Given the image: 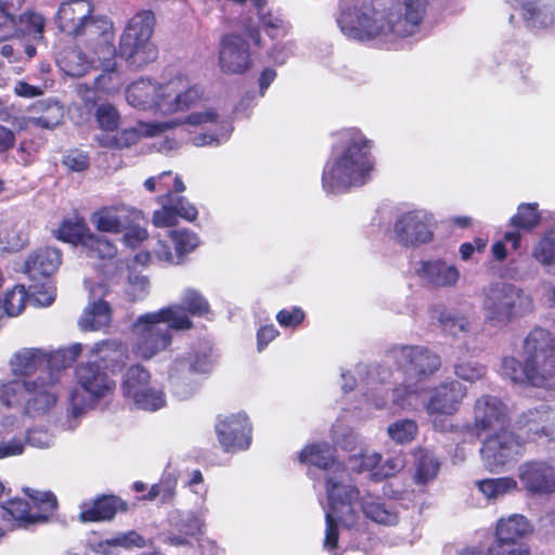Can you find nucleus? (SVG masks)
Listing matches in <instances>:
<instances>
[{
  "instance_id": "obj_47",
  "label": "nucleus",
  "mask_w": 555,
  "mask_h": 555,
  "mask_svg": "<svg viewBox=\"0 0 555 555\" xmlns=\"http://www.w3.org/2000/svg\"><path fill=\"white\" fill-rule=\"evenodd\" d=\"M478 490L488 499H498L518 488L513 477L487 478L477 481Z\"/></svg>"
},
{
  "instance_id": "obj_4",
  "label": "nucleus",
  "mask_w": 555,
  "mask_h": 555,
  "mask_svg": "<svg viewBox=\"0 0 555 555\" xmlns=\"http://www.w3.org/2000/svg\"><path fill=\"white\" fill-rule=\"evenodd\" d=\"M397 8L398 0H371L341 12L338 24L348 38L361 42L397 37L393 17Z\"/></svg>"
},
{
  "instance_id": "obj_15",
  "label": "nucleus",
  "mask_w": 555,
  "mask_h": 555,
  "mask_svg": "<svg viewBox=\"0 0 555 555\" xmlns=\"http://www.w3.org/2000/svg\"><path fill=\"white\" fill-rule=\"evenodd\" d=\"M203 90L192 83L189 76L178 74L160 85L158 109L166 113H178L195 106L203 98Z\"/></svg>"
},
{
  "instance_id": "obj_18",
  "label": "nucleus",
  "mask_w": 555,
  "mask_h": 555,
  "mask_svg": "<svg viewBox=\"0 0 555 555\" xmlns=\"http://www.w3.org/2000/svg\"><path fill=\"white\" fill-rule=\"evenodd\" d=\"M162 309L169 313L171 327L175 331H190L194 327L192 318L208 319L211 313L208 300L194 288H186L180 302Z\"/></svg>"
},
{
  "instance_id": "obj_13",
  "label": "nucleus",
  "mask_w": 555,
  "mask_h": 555,
  "mask_svg": "<svg viewBox=\"0 0 555 555\" xmlns=\"http://www.w3.org/2000/svg\"><path fill=\"white\" fill-rule=\"evenodd\" d=\"M530 532L531 526L522 515L500 518L486 555H532L530 545L522 541Z\"/></svg>"
},
{
  "instance_id": "obj_17",
  "label": "nucleus",
  "mask_w": 555,
  "mask_h": 555,
  "mask_svg": "<svg viewBox=\"0 0 555 555\" xmlns=\"http://www.w3.org/2000/svg\"><path fill=\"white\" fill-rule=\"evenodd\" d=\"M524 352L527 360L555 387V340L551 332L533 328L524 341Z\"/></svg>"
},
{
  "instance_id": "obj_21",
  "label": "nucleus",
  "mask_w": 555,
  "mask_h": 555,
  "mask_svg": "<svg viewBox=\"0 0 555 555\" xmlns=\"http://www.w3.org/2000/svg\"><path fill=\"white\" fill-rule=\"evenodd\" d=\"M395 233L405 247L427 244L434 238L431 216L422 210L408 211L396 221Z\"/></svg>"
},
{
  "instance_id": "obj_50",
  "label": "nucleus",
  "mask_w": 555,
  "mask_h": 555,
  "mask_svg": "<svg viewBox=\"0 0 555 555\" xmlns=\"http://www.w3.org/2000/svg\"><path fill=\"white\" fill-rule=\"evenodd\" d=\"M28 300V293L24 285H15L7 291L0 300L4 312L10 317L18 315L25 308Z\"/></svg>"
},
{
  "instance_id": "obj_14",
  "label": "nucleus",
  "mask_w": 555,
  "mask_h": 555,
  "mask_svg": "<svg viewBox=\"0 0 555 555\" xmlns=\"http://www.w3.org/2000/svg\"><path fill=\"white\" fill-rule=\"evenodd\" d=\"M391 352L397 365L415 382L426 380L441 366L440 357L426 347L402 345Z\"/></svg>"
},
{
  "instance_id": "obj_51",
  "label": "nucleus",
  "mask_w": 555,
  "mask_h": 555,
  "mask_svg": "<svg viewBox=\"0 0 555 555\" xmlns=\"http://www.w3.org/2000/svg\"><path fill=\"white\" fill-rule=\"evenodd\" d=\"M141 138L140 132L134 128L122 129L113 135H103L99 139V144L112 150H122L137 144Z\"/></svg>"
},
{
  "instance_id": "obj_35",
  "label": "nucleus",
  "mask_w": 555,
  "mask_h": 555,
  "mask_svg": "<svg viewBox=\"0 0 555 555\" xmlns=\"http://www.w3.org/2000/svg\"><path fill=\"white\" fill-rule=\"evenodd\" d=\"M94 352L99 354V363L112 373L126 366L129 360L128 346L122 341L102 340L95 344Z\"/></svg>"
},
{
  "instance_id": "obj_42",
  "label": "nucleus",
  "mask_w": 555,
  "mask_h": 555,
  "mask_svg": "<svg viewBox=\"0 0 555 555\" xmlns=\"http://www.w3.org/2000/svg\"><path fill=\"white\" fill-rule=\"evenodd\" d=\"M151 373L141 364H134L127 369L122 376L121 391L125 398L132 399L151 384Z\"/></svg>"
},
{
  "instance_id": "obj_12",
  "label": "nucleus",
  "mask_w": 555,
  "mask_h": 555,
  "mask_svg": "<svg viewBox=\"0 0 555 555\" xmlns=\"http://www.w3.org/2000/svg\"><path fill=\"white\" fill-rule=\"evenodd\" d=\"M485 435L480 457L490 473H500L524 454L525 441L518 431L514 433L506 426Z\"/></svg>"
},
{
  "instance_id": "obj_40",
  "label": "nucleus",
  "mask_w": 555,
  "mask_h": 555,
  "mask_svg": "<svg viewBox=\"0 0 555 555\" xmlns=\"http://www.w3.org/2000/svg\"><path fill=\"white\" fill-rule=\"evenodd\" d=\"M46 26L44 17L33 11L20 13L14 27L13 40L33 39L40 40L43 38Z\"/></svg>"
},
{
  "instance_id": "obj_55",
  "label": "nucleus",
  "mask_w": 555,
  "mask_h": 555,
  "mask_svg": "<svg viewBox=\"0 0 555 555\" xmlns=\"http://www.w3.org/2000/svg\"><path fill=\"white\" fill-rule=\"evenodd\" d=\"M134 404L142 410L156 411L166 403L165 395L160 390H156L149 386L141 393L131 399Z\"/></svg>"
},
{
  "instance_id": "obj_2",
  "label": "nucleus",
  "mask_w": 555,
  "mask_h": 555,
  "mask_svg": "<svg viewBox=\"0 0 555 555\" xmlns=\"http://www.w3.org/2000/svg\"><path fill=\"white\" fill-rule=\"evenodd\" d=\"M372 141L360 131L350 134L343 153L327 163L322 173V185L327 193H345L352 185L367 182L374 169Z\"/></svg>"
},
{
  "instance_id": "obj_20",
  "label": "nucleus",
  "mask_w": 555,
  "mask_h": 555,
  "mask_svg": "<svg viewBox=\"0 0 555 555\" xmlns=\"http://www.w3.org/2000/svg\"><path fill=\"white\" fill-rule=\"evenodd\" d=\"M508 421L507 408L498 397L485 395L476 400L472 431L477 437L506 427Z\"/></svg>"
},
{
  "instance_id": "obj_43",
  "label": "nucleus",
  "mask_w": 555,
  "mask_h": 555,
  "mask_svg": "<svg viewBox=\"0 0 555 555\" xmlns=\"http://www.w3.org/2000/svg\"><path fill=\"white\" fill-rule=\"evenodd\" d=\"M59 63L68 76L81 77L89 72L93 60H90L79 48H68L60 53Z\"/></svg>"
},
{
  "instance_id": "obj_41",
  "label": "nucleus",
  "mask_w": 555,
  "mask_h": 555,
  "mask_svg": "<svg viewBox=\"0 0 555 555\" xmlns=\"http://www.w3.org/2000/svg\"><path fill=\"white\" fill-rule=\"evenodd\" d=\"M298 461L320 469H328L335 462L334 449L327 442L310 443L299 452Z\"/></svg>"
},
{
  "instance_id": "obj_59",
  "label": "nucleus",
  "mask_w": 555,
  "mask_h": 555,
  "mask_svg": "<svg viewBox=\"0 0 555 555\" xmlns=\"http://www.w3.org/2000/svg\"><path fill=\"white\" fill-rule=\"evenodd\" d=\"M259 18L263 30L272 39L286 36L288 26L280 16H275L272 13H261Z\"/></svg>"
},
{
  "instance_id": "obj_8",
  "label": "nucleus",
  "mask_w": 555,
  "mask_h": 555,
  "mask_svg": "<svg viewBox=\"0 0 555 555\" xmlns=\"http://www.w3.org/2000/svg\"><path fill=\"white\" fill-rule=\"evenodd\" d=\"M158 191L164 193L156 197L160 205L154 210L152 222L157 228H169L178 223L179 218L194 221L198 216L197 208L186 197L179 195L185 190V185L179 176H172L171 171H164L157 177Z\"/></svg>"
},
{
  "instance_id": "obj_44",
  "label": "nucleus",
  "mask_w": 555,
  "mask_h": 555,
  "mask_svg": "<svg viewBox=\"0 0 555 555\" xmlns=\"http://www.w3.org/2000/svg\"><path fill=\"white\" fill-rule=\"evenodd\" d=\"M218 119L219 115L215 109H208L205 112H194L189 114L184 118H178L171 121L153 124L151 125V130L149 131V134L155 135L168 129H172L175 127L183 125H191L197 127L205 124H216Z\"/></svg>"
},
{
  "instance_id": "obj_23",
  "label": "nucleus",
  "mask_w": 555,
  "mask_h": 555,
  "mask_svg": "<svg viewBox=\"0 0 555 555\" xmlns=\"http://www.w3.org/2000/svg\"><path fill=\"white\" fill-rule=\"evenodd\" d=\"M522 489L530 495H546L555 492V466L546 461L530 460L518 467Z\"/></svg>"
},
{
  "instance_id": "obj_9",
  "label": "nucleus",
  "mask_w": 555,
  "mask_h": 555,
  "mask_svg": "<svg viewBox=\"0 0 555 555\" xmlns=\"http://www.w3.org/2000/svg\"><path fill=\"white\" fill-rule=\"evenodd\" d=\"M172 331L169 313L162 308L139 315L133 324L132 352L144 361L151 360L171 346Z\"/></svg>"
},
{
  "instance_id": "obj_64",
  "label": "nucleus",
  "mask_w": 555,
  "mask_h": 555,
  "mask_svg": "<svg viewBox=\"0 0 555 555\" xmlns=\"http://www.w3.org/2000/svg\"><path fill=\"white\" fill-rule=\"evenodd\" d=\"M362 512L366 517L378 524H387L390 514L386 511L384 504L375 501L363 500L361 503Z\"/></svg>"
},
{
  "instance_id": "obj_26",
  "label": "nucleus",
  "mask_w": 555,
  "mask_h": 555,
  "mask_svg": "<svg viewBox=\"0 0 555 555\" xmlns=\"http://www.w3.org/2000/svg\"><path fill=\"white\" fill-rule=\"evenodd\" d=\"M466 392V387L456 380L441 383L431 390L426 410L430 415H452L459 410Z\"/></svg>"
},
{
  "instance_id": "obj_31",
  "label": "nucleus",
  "mask_w": 555,
  "mask_h": 555,
  "mask_svg": "<svg viewBox=\"0 0 555 555\" xmlns=\"http://www.w3.org/2000/svg\"><path fill=\"white\" fill-rule=\"evenodd\" d=\"M131 215L134 209L125 205L107 206L93 212L90 220L101 232L120 233L130 225Z\"/></svg>"
},
{
  "instance_id": "obj_6",
  "label": "nucleus",
  "mask_w": 555,
  "mask_h": 555,
  "mask_svg": "<svg viewBox=\"0 0 555 555\" xmlns=\"http://www.w3.org/2000/svg\"><path fill=\"white\" fill-rule=\"evenodd\" d=\"M106 371L98 361L81 363L76 367L77 384L68 399L72 416H81L114 392L116 383Z\"/></svg>"
},
{
  "instance_id": "obj_53",
  "label": "nucleus",
  "mask_w": 555,
  "mask_h": 555,
  "mask_svg": "<svg viewBox=\"0 0 555 555\" xmlns=\"http://www.w3.org/2000/svg\"><path fill=\"white\" fill-rule=\"evenodd\" d=\"M170 237L175 245L177 258L193 251L199 244L197 235L189 230H172Z\"/></svg>"
},
{
  "instance_id": "obj_11",
  "label": "nucleus",
  "mask_w": 555,
  "mask_h": 555,
  "mask_svg": "<svg viewBox=\"0 0 555 555\" xmlns=\"http://www.w3.org/2000/svg\"><path fill=\"white\" fill-rule=\"evenodd\" d=\"M62 263V254L55 247L44 246L31 253L25 263L24 271L33 281L29 288L41 306H50L55 300V288L50 278Z\"/></svg>"
},
{
  "instance_id": "obj_48",
  "label": "nucleus",
  "mask_w": 555,
  "mask_h": 555,
  "mask_svg": "<svg viewBox=\"0 0 555 555\" xmlns=\"http://www.w3.org/2000/svg\"><path fill=\"white\" fill-rule=\"evenodd\" d=\"M80 243L88 248V256L99 259H112L117 254V248L109 240L87 233L80 238Z\"/></svg>"
},
{
  "instance_id": "obj_45",
  "label": "nucleus",
  "mask_w": 555,
  "mask_h": 555,
  "mask_svg": "<svg viewBox=\"0 0 555 555\" xmlns=\"http://www.w3.org/2000/svg\"><path fill=\"white\" fill-rule=\"evenodd\" d=\"M37 115L28 117V124L40 128L52 129L61 122L62 107L57 103L40 100L31 106Z\"/></svg>"
},
{
  "instance_id": "obj_62",
  "label": "nucleus",
  "mask_w": 555,
  "mask_h": 555,
  "mask_svg": "<svg viewBox=\"0 0 555 555\" xmlns=\"http://www.w3.org/2000/svg\"><path fill=\"white\" fill-rule=\"evenodd\" d=\"M62 163L68 170L81 172L88 169L90 158L87 153L75 149L64 155Z\"/></svg>"
},
{
  "instance_id": "obj_34",
  "label": "nucleus",
  "mask_w": 555,
  "mask_h": 555,
  "mask_svg": "<svg viewBox=\"0 0 555 555\" xmlns=\"http://www.w3.org/2000/svg\"><path fill=\"white\" fill-rule=\"evenodd\" d=\"M128 103L139 109L158 108L160 100V85L152 82L150 79H139L133 81L126 89Z\"/></svg>"
},
{
  "instance_id": "obj_58",
  "label": "nucleus",
  "mask_w": 555,
  "mask_h": 555,
  "mask_svg": "<svg viewBox=\"0 0 555 555\" xmlns=\"http://www.w3.org/2000/svg\"><path fill=\"white\" fill-rule=\"evenodd\" d=\"M82 347L80 344H74L66 349H60L52 352V365H54L56 370V374L66 367L73 365V363L78 359L81 354Z\"/></svg>"
},
{
  "instance_id": "obj_33",
  "label": "nucleus",
  "mask_w": 555,
  "mask_h": 555,
  "mask_svg": "<svg viewBox=\"0 0 555 555\" xmlns=\"http://www.w3.org/2000/svg\"><path fill=\"white\" fill-rule=\"evenodd\" d=\"M156 25L155 14L151 10L135 13L127 23L119 43L146 42L152 39Z\"/></svg>"
},
{
  "instance_id": "obj_49",
  "label": "nucleus",
  "mask_w": 555,
  "mask_h": 555,
  "mask_svg": "<svg viewBox=\"0 0 555 555\" xmlns=\"http://www.w3.org/2000/svg\"><path fill=\"white\" fill-rule=\"evenodd\" d=\"M532 257L543 267L555 266V223L534 245Z\"/></svg>"
},
{
  "instance_id": "obj_52",
  "label": "nucleus",
  "mask_w": 555,
  "mask_h": 555,
  "mask_svg": "<svg viewBox=\"0 0 555 555\" xmlns=\"http://www.w3.org/2000/svg\"><path fill=\"white\" fill-rule=\"evenodd\" d=\"M121 87L120 74L116 69H106L94 79L93 88L86 87V90L96 91V94L101 95L117 93Z\"/></svg>"
},
{
  "instance_id": "obj_56",
  "label": "nucleus",
  "mask_w": 555,
  "mask_h": 555,
  "mask_svg": "<svg viewBox=\"0 0 555 555\" xmlns=\"http://www.w3.org/2000/svg\"><path fill=\"white\" fill-rule=\"evenodd\" d=\"M388 434L398 443H409L417 434V424L412 420L398 421L388 427Z\"/></svg>"
},
{
  "instance_id": "obj_36",
  "label": "nucleus",
  "mask_w": 555,
  "mask_h": 555,
  "mask_svg": "<svg viewBox=\"0 0 555 555\" xmlns=\"http://www.w3.org/2000/svg\"><path fill=\"white\" fill-rule=\"evenodd\" d=\"M119 54L134 70L142 69L158 59V49L152 40L146 42L119 43Z\"/></svg>"
},
{
  "instance_id": "obj_60",
  "label": "nucleus",
  "mask_w": 555,
  "mask_h": 555,
  "mask_svg": "<svg viewBox=\"0 0 555 555\" xmlns=\"http://www.w3.org/2000/svg\"><path fill=\"white\" fill-rule=\"evenodd\" d=\"M111 544L115 546H121L125 548H143L146 546L152 547L153 540L147 541L144 539L143 535H141L135 530H129L113 539L111 541Z\"/></svg>"
},
{
  "instance_id": "obj_7",
  "label": "nucleus",
  "mask_w": 555,
  "mask_h": 555,
  "mask_svg": "<svg viewBox=\"0 0 555 555\" xmlns=\"http://www.w3.org/2000/svg\"><path fill=\"white\" fill-rule=\"evenodd\" d=\"M325 488L328 500V509L325 513V535L324 548L334 552L338 547L340 522L346 528H352L358 520V514L353 508V504L360 498V490L356 486L343 485L326 479Z\"/></svg>"
},
{
  "instance_id": "obj_27",
  "label": "nucleus",
  "mask_w": 555,
  "mask_h": 555,
  "mask_svg": "<svg viewBox=\"0 0 555 555\" xmlns=\"http://www.w3.org/2000/svg\"><path fill=\"white\" fill-rule=\"evenodd\" d=\"M214 346L209 340H199L190 352L177 357L171 370L176 374L208 373L214 364Z\"/></svg>"
},
{
  "instance_id": "obj_29",
  "label": "nucleus",
  "mask_w": 555,
  "mask_h": 555,
  "mask_svg": "<svg viewBox=\"0 0 555 555\" xmlns=\"http://www.w3.org/2000/svg\"><path fill=\"white\" fill-rule=\"evenodd\" d=\"M428 4L429 0H404V14H401V3L398 0L393 16L398 38L410 37L416 33L426 15Z\"/></svg>"
},
{
  "instance_id": "obj_5",
  "label": "nucleus",
  "mask_w": 555,
  "mask_h": 555,
  "mask_svg": "<svg viewBox=\"0 0 555 555\" xmlns=\"http://www.w3.org/2000/svg\"><path fill=\"white\" fill-rule=\"evenodd\" d=\"M29 501L12 498L0 504V521L8 530L28 528L49 521L59 503L52 491L24 489Z\"/></svg>"
},
{
  "instance_id": "obj_38",
  "label": "nucleus",
  "mask_w": 555,
  "mask_h": 555,
  "mask_svg": "<svg viewBox=\"0 0 555 555\" xmlns=\"http://www.w3.org/2000/svg\"><path fill=\"white\" fill-rule=\"evenodd\" d=\"M113 311L111 305L99 299L89 305L85 310L79 325L83 331H100L112 323Z\"/></svg>"
},
{
  "instance_id": "obj_46",
  "label": "nucleus",
  "mask_w": 555,
  "mask_h": 555,
  "mask_svg": "<svg viewBox=\"0 0 555 555\" xmlns=\"http://www.w3.org/2000/svg\"><path fill=\"white\" fill-rule=\"evenodd\" d=\"M541 222V214L537 203H522L518 206L517 212L511 217L509 225L515 230L530 232Z\"/></svg>"
},
{
  "instance_id": "obj_63",
  "label": "nucleus",
  "mask_w": 555,
  "mask_h": 555,
  "mask_svg": "<svg viewBox=\"0 0 555 555\" xmlns=\"http://www.w3.org/2000/svg\"><path fill=\"white\" fill-rule=\"evenodd\" d=\"M275 318L282 327H297L304 322L306 313L299 307H292L280 310Z\"/></svg>"
},
{
  "instance_id": "obj_16",
  "label": "nucleus",
  "mask_w": 555,
  "mask_h": 555,
  "mask_svg": "<svg viewBox=\"0 0 555 555\" xmlns=\"http://www.w3.org/2000/svg\"><path fill=\"white\" fill-rule=\"evenodd\" d=\"M515 428L526 442L555 441V408L541 405L522 412Z\"/></svg>"
},
{
  "instance_id": "obj_3",
  "label": "nucleus",
  "mask_w": 555,
  "mask_h": 555,
  "mask_svg": "<svg viewBox=\"0 0 555 555\" xmlns=\"http://www.w3.org/2000/svg\"><path fill=\"white\" fill-rule=\"evenodd\" d=\"M59 377L38 375L35 378H14L0 386V402L9 409L37 418L50 413L59 400Z\"/></svg>"
},
{
  "instance_id": "obj_10",
  "label": "nucleus",
  "mask_w": 555,
  "mask_h": 555,
  "mask_svg": "<svg viewBox=\"0 0 555 555\" xmlns=\"http://www.w3.org/2000/svg\"><path fill=\"white\" fill-rule=\"evenodd\" d=\"M482 307L487 318L496 322H508L530 312L532 299L513 284L496 282L485 289Z\"/></svg>"
},
{
  "instance_id": "obj_57",
  "label": "nucleus",
  "mask_w": 555,
  "mask_h": 555,
  "mask_svg": "<svg viewBox=\"0 0 555 555\" xmlns=\"http://www.w3.org/2000/svg\"><path fill=\"white\" fill-rule=\"evenodd\" d=\"M140 218H141L140 211L134 209V215H131L130 225L125 228V230H124V231H126L124 234V242L126 245L130 246L131 248H137L149 236L146 229L140 227L138 223Z\"/></svg>"
},
{
  "instance_id": "obj_28",
  "label": "nucleus",
  "mask_w": 555,
  "mask_h": 555,
  "mask_svg": "<svg viewBox=\"0 0 555 555\" xmlns=\"http://www.w3.org/2000/svg\"><path fill=\"white\" fill-rule=\"evenodd\" d=\"M502 372L517 384H528L540 388L554 387L527 358L524 363L514 357L503 358Z\"/></svg>"
},
{
  "instance_id": "obj_61",
  "label": "nucleus",
  "mask_w": 555,
  "mask_h": 555,
  "mask_svg": "<svg viewBox=\"0 0 555 555\" xmlns=\"http://www.w3.org/2000/svg\"><path fill=\"white\" fill-rule=\"evenodd\" d=\"M454 373L464 380L475 382L486 374V367L473 361H461L455 364Z\"/></svg>"
},
{
  "instance_id": "obj_37",
  "label": "nucleus",
  "mask_w": 555,
  "mask_h": 555,
  "mask_svg": "<svg viewBox=\"0 0 555 555\" xmlns=\"http://www.w3.org/2000/svg\"><path fill=\"white\" fill-rule=\"evenodd\" d=\"M420 275L436 287L454 285L459 279V271L440 260L423 261Z\"/></svg>"
},
{
  "instance_id": "obj_24",
  "label": "nucleus",
  "mask_w": 555,
  "mask_h": 555,
  "mask_svg": "<svg viewBox=\"0 0 555 555\" xmlns=\"http://www.w3.org/2000/svg\"><path fill=\"white\" fill-rule=\"evenodd\" d=\"M52 364V352L40 348H23L10 361L12 373L22 378H33L31 375L36 373L43 376L57 375Z\"/></svg>"
},
{
  "instance_id": "obj_32",
  "label": "nucleus",
  "mask_w": 555,
  "mask_h": 555,
  "mask_svg": "<svg viewBox=\"0 0 555 555\" xmlns=\"http://www.w3.org/2000/svg\"><path fill=\"white\" fill-rule=\"evenodd\" d=\"M82 102L88 111L94 109V118L101 130L113 132L118 129L120 115L117 108L112 103L103 101L102 95H98L96 91L87 89L82 95Z\"/></svg>"
},
{
  "instance_id": "obj_19",
  "label": "nucleus",
  "mask_w": 555,
  "mask_h": 555,
  "mask_svg": "<svg viewBox=\"0 0 555 555\" xmlns=\"http://www.w3.org/2000/svg\"><path fill=\"white\" fill-rule=\"evenodd\" d=\"M217 439L227 453L246 450L251 442V424L245 413L219 417L215 424Z\"/></svg>"
},
{
  "instance_id": "obj_54",
  "label": "nucleus",
  "mask_w": 555,
  "mask_h": 555,
  "mask_svg": "<svg viewBox=\"0 0 555 555\" xmlns=\"http://www.w3.org/2000/svg\"><path fill=\"white\" fill-rule=\"evenodd\" d=\"M442 331L453 337L465 336L469 332V322L465 317L442 312L439 317Z\"/></svg>"
},
{
  "instance_id": "obj_22",
  "label": "nucleus",
  "mask_w": 555,
  "mask_h": 555,
  "mask_svg": "<svg viewBox=\"0 0 555 555\" xmlns=\"http://www.w3.org/2000/svg\"><path fill=\"white\" fill-rule=\"evenodd\" d=\"M253 64L249 43L242 36L227 34L221 38L219 48V65L223 73L242 75Z\"/></svg>"
},
{
  "instance_id": "obj_1",
  "label": "nucleus",
  "mask_w": 555,
  "mask_h": 555,
  "mask_svg": "<svg viewBox=\"0 0 555 555\" xmlns=\"http://www.w3.org/2000/svg\"><path fill=\"white\" fill-rule=\"evenodd\" d=\"M60 33L82 43L98 60L101 54H113V27L103 16L94 15V4L90 0H64L54 17Z\"/></svg>"
},
{
  "instance_id": "obj_25",
  "label": "nucleus",
  "mask_w": 555,
  "mask_h": 555,
  "mask_svg": "<svg viewBox=\"0 0 555 555\" xmlns=\"http://www.w3.org/2000/svg\"><path fill=\"white\" fill-rule=\"evenodd\" d=\"M129 511L127 501L116 494H100L79 505L78 519L82 524L112 521L118 513Z\"/></svg>"
},
{
  "instance_id": "obj_30",
  "label": "nucleus",
  "mask_w": 555,
  "mask_h": 555,
  "mask_svg": "<svg viewBox=\"0 0 555 555\" xmlns=\"http://www.w3.org/2000/svg\"><path fill=\"white\" fill-rule=\"evenodd\" d=\"M529 27H548L555 24V0H513Z\"/></svg>"
},
{
  "instance_id": "obj_39",
  "label": "nucleus",
  "mask_w": 555,
  "mask_h": 555,
  "mask_svg": "<svg viewBox=\"0 0 555 555\" xmlns=\"http://www.w3.org/2000/svg\"><path fill=\"white\" fill-rule=\"evenodd\" d=\"M414 477L418 486H425L436 479L440 469V462L429 450L420 448L414 453Z\"/></svg>"
}]
</instances>
